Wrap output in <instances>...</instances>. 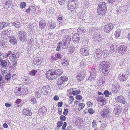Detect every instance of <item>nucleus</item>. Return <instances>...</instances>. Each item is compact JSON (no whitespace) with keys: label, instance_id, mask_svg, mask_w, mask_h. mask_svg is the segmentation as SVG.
<instances>
[{"label":"nucleus","instance_id":"obj_1","mask_svg":"<svg viewBox=\"0 0 130 130\" xmlns=\"http://www.w3.org/2000/svg\"><path fill=\"white\" fill-rule=\"evenodd\" d=\"M63 72L61 69H54L48 71L46 73L47 78L49 79H56L60 76Z\"/></svg>","mask_w":130,"mask_h":130},{"label":"nucleus","instance_id":"obj_2","mask_svg":"<svg viewBox=\"0 0 130 130\" xmlns=\"http://www.w3.org/2000/svg\"><path fill=\"white\" fill-rule=\"evenodd\" d=\"M111 64L109 62L102 61L99 64V67L102 71V73L105 75L108 74L110 71L109 67Z\"/></svg>","mask_w":130,"mask_h":130},{"label":"nucleus","instance_id":"obj_3","mask_svg":"<svg viewBox=\"0 0 130 130\" xmlns=\"http://www.w3.org/2000/svg\"><path fill=\"white\" fill-rule=\"evenodd\" d=\"M106 5L107 4L103 2L98 4L97 11L100 15H103L106 12L107 10Z\"/></svg>","mask_w":130,"mask_h":130},{"label":"nucleus","instance_id":"obj_4","mask_svg":"<svg viewBox=\"0 0 130 130\" xmlns=\"http://www.w3.org/2000/svg\"><path fill=\"white\" fill-rule=\"evenodd\" d=\"M11 54L10 57V60L12 62H14L16 60L19 58L20 54L19 53H17L16 54H13L11 51H9L7 53L4 54L3 57L5 58H7Z\"/></svg>","mask_w":130,"mask_h":130},{"label":"nucleus","instance_id":"obj_5","mask_svg":"<svg viewBox=\"0 0 130 130\" xmlns=\"http://www.w3.org/2000/svg\"><path fill=\"white\" fill-rule=\"evenodd\" d=\"M27 34L24 31L21 30L17 32V37L19 40L23 42L27 40Z\"/></svg>","mask_w":130,"mask_h":130},{"label":"nucleus","instance_id":"obj_6","mask_svg":"<svg viewBox=\"0 0 130 130\" xmlns=\"http://www.w3.org/2000/svg\"><path fill=\"white\" fill-rule=\"evenodd\" d=\"M68 80V78L67 76H62L58 79L57 84L59 87H61V89H62L64 87L65 83Z\"/></svg>","mask_w":130,"mask_h":130},{"label":"nucleus","instance_id":"obj_7","mask_svg":"<svg viewBox=\"0 0 130 130\" xmlns=\"http://www.w3.org/2000/svg\"><path fill=\"white\" fill-rule=\"evenodd\" d=\"M71 40V37L70 35H66L63 38V43L62 45V47L64 49H66L69 45Z\"/></svg>","mask_w":130,"mask_h":130},{"label":"nucleus","instance_id":"obj_8","mask_svg":"<svg viewBox=\"0 0 130 130\" xmlns=\"http://www.w3.org/2000/svg\"><path fill=\"white\" fill-rule=\"evenodd\" d=\"M77 0H69L68 8L71 11L74 10L76 8Z\"/></svg>","mask_w":130,"mask_h":130},{"label":"nucleus","instance_id":"obj_9","mask_svg":"<svg viewBox=\"0 0 130 130\" xmlns=\"http://www.w3.org/2000/svg\"><path fill=\"white\" fill-rule=\"evenodd\" d=\"M120 88L119 85L117 83H115L112 85L111 88V90L113 93H116L119 92Z\"/></svg>","mask_w":130,"mask_h":130},{"label":"nucleus","instance_id":"obj_10","mask_svg":"<svg viewBox=\"0 0 130 130\" xmlns=\"http://www.w3.org/2000/svg\"><path fill=\"white\" fill-rule=\"evenodd\" d=\"M96 71L95 69H92L90 71V76L88 78V80L91 81L94 80L96 75Z\"/></svg>","mask_w":130,"mask_h":130},{"label":"nucleus","instance_id":"obj_11","mask_svg":"<svg viewBox=\"0 0 130 130\" xmlns=\"http://www.w3.org/2000/svg\"><path fill=\"white\" fill-rule=\"evenodd\" d=\"M80 52L82 55L83 56L88 55L89 53L88 49L85 46H83L82 47L80 50Z\"/></svg>","mask_w":130,"mask_h":130},{"label":"nucleus","instance_id":"obj_12","mask_svg":"<svg viewBox=\"0 0 130 130\" xmlns=\"http://www.w3.org/2000/svg\"><path fill=\"white\" fill-rule=\"evenodd\" d=\"M44 95H47L50 92L51 89L50 86L47 85L43 86L41 89Z\"/></svg>","mask_w":130,"mask_h":130},{"label":"nucleus","instance_id":"obj_13","mask_svg":"<svg viewBox=\"0 0 130 130\" xmlns=\"http://www.w3.org/2000/svg\"><path fill=\"white\" fill-rule=\"evenodd\" d=\"M127 48L125 45H121L118 47L117 51L119 53L124 54L127 51Z\"/></svg>","mask_w":130,"mask_h":130},{"label":"nucleus","instance_id":"obj_14","mask_svg":"<svg viewBox=\"0 0 130 130\" xmlns=\"http://www.w3.org/2000/svg\"><path fill=\"white\" fill-rule=\"evenodd\" d=\"M103 52L100 49H98L96 50L95 52L93 53V55L96 59L98 58V59L101 58Z\"/></svg>","mask_w":130,"mask_h":130},{"label":"nucleus","instance_id":"obj_15","mask_svg":"<svg viewBox=\"0 0 130 130\" xmlns=\"http://www.w3.org/2000/svg\"><path fill=\"white\" fill-rule=\"evenodd\" d=\"M113 27V24L112 23H109L104 26V30L105 32L108 33L112 29Z\"/></svg>","mask_w":130,"mask_h":130},{"label":"nucleus","instance_id":"obj_16","mask_svg":"<svg viewBox=\"0 0 130 130\" xmlns=\"http://www.w3.org/2000/svg\"><path fill=\"white\" fill-rule=\"evenodd\" d=\"M114 109L113 110V112L115 114L118 115L121 112L122 108L119 105H116L114 106Z\"/></svg>","mask_w":130,"mask_h":130},{"label":"nucleus","instance_id":"obj_17","mask_svg":"<svg viewBox=\"0 0 130 130\" xmlns=\"http://www.w3.org/2000/svg\"><path fill=\"white\" fill-rule=\"evenodd\" d=\"M101 115L103 118H106L109 116V111L106 109H104L101 111Z\"/></svg>","mask_w":130,"mask_h":130},{"label":"nucleus","instance_id":"obj_18","mask_svg":"<svg viewBox=\"0 0 130 130\" xmlns=\"http://www.w3.org/2000/svg\"><path fill=\"white\" fill-rule=\"evenodd\" d=\"M115 100L117 102H118L122 104H124L125 103V99L122 95L117 97L115 98Z\"/></svg>","mask_w":130,"mask_h":130},{"label":"nucleus","instance_id":"obj_19","mask_svg":"<svg viewBox=\"0 0 130 130\" xmlns=\"http://www.w3.org/2000/svg\"><path fill=\"white\" fill-rule=\"evenodd\" d=\"M118 78L120 81H124L127 78V75L121 73L118 76Z\"/></svg>","mask_w":130,"mask_h":130},{"label":"nucleus","instance_id":"obj_20","mask_svg":"<svg viewBox=\"0 0 130 130\" xmlns=\"http://www.w3.org/2000/svg\"><path fill=\"white\" fill-rule=\"evenodd\" d=\"M22 113L25 115L27 116H30L32 115L31 110L27 108H25L23 109Z\"/></svg>","mask_w":130,"mask_h":130},{"label":"nucleus","instance_id":"obj_21","mask_svg":"<svg viewBox=\"0 0 130 130\" xmlns=\"http://www.w3.org/2000/svg\"><path fill=\"white\" fill-rule=\"evenodd\" d=\"M73 40L75 43L78 42L79 40V35L77 33L74 34L72 37Z\"/></svg>","mask_w":130,"mask_h":130},{"label":"nucleus","instance_id":"obj_22","mask_svg":"<svg viewBox=\"0 0 130 130\" xmlns=\"http://www.w3.org/2000/svg\"><path fill=\"white\" fill-rule=\"evenodd\" d=\"M10 42L13 45H15L17 44V40L16 39L14 35L11 36L10 38Z\"/></svg>","mask_w":130,"mask_h":130},{"label":"nucleus","instance_id":"obj_23","mask_svg":"<svg viewBox=\"0 0 130 130\" xmlns=\"http://www.w3.org/2000/svg\"><path fill=\"white\" fill-rule=\"evenodd\" d=\"M96 100L100 102L102 105H105L106 103L105 99L102 97L98 96L96 98Z\"/></svg>","mask_w":130,"mask_h":130},{"label":"nucleus","instance_id":"obj_24","mask_svg":"<svg viewBox=\"0 0 130 130\" xmlns=\"http://www.w3.org/2000/svg\"><path fill=\"white\" fill-rule=\"evenodd\" d=\"M61 55L59 53H57L55 54V56H52L51 58L52 61H56L58 59H61Z\"/></svg>","mask_w":130,"mask_h":130},{"label":"nucleus","instance_id":"obj_25","mask_svg":"<svg viewBox=\"0 0 130 130\" xmlns=\"http://www.w3.org/2000/svg\"><path fill=\"white\" fill-rule=\"evenodd\" d=\"M48 27L51 29L55 28L56 26V23L54 21H49L47 23Z\"/></svg>","mask_w":130,"mask_h":130},{"label":"nucleus","instance_id":"obj_26","mask_svg":"<svg viewBox=\"0 0 130 130\" xmlns=\"http://www.w3.org/2000/svg\"><path fill=\"white\" fill-rule=\"evenodd\" d=\"M90 62H88L86 61L84 59H83L80 62V66L81 67L84 68V67L86 65V64L87 63H88V64H89V65L91 66V65L90 64Z\"/></svg>","mask_w":130,"mask_h":130},{"label":"nucleus","instance_id":"obj_27","mask_svg":"<svg viewBox=\"0 0 130 130\" xmlns=\"http://www.w3.org/2000/svg\"><path fill=\"white\" fill-rule=\"evenodd\" d=\"M12 1L11 0H6L5 3V8H8L12 4Z\"/></svg>","mask_w":130,"mask_h":130},{"label":"nucleus","instance_id":"obj_28","mask_svg":"<svg viewBox=\"0 0 130 130\" xmlns=\"http://www.w3.org/2000/svg\"><path fill=\"white\" fill-rule=\"evenodd\" d=\"M10 32L11 30L9 29H7V30L2 31L1 33V35L2 36L4 35H8Z\"/></svg>","mask_w":130,"mask_h":130},{"label":"nucleus","instance_id":"obj_29","mask_svg":"<svg viewBox=\"0 0 130 130\" xmlns=\"http://www.w3.org/2000/svg\"><path fill=\"white\" fill-rule=\"evenodd\" d=\"M39 25L40 27L42 28H44L46 26V23L45 21L42 20L39 22Z\"/></svg>","mask_w":130,"mask_h":130},{"label":"nucleus","instance_id":"obj_30","mask_svg":"<svg viewBox=\"0 0 130 130\" xmlns=\"http://www.w3.org/2000/svg\"><path fill=\"white\" fill-rule=\"evenodd\" d=\"M80 93V91L79 90L77 89L76 88H73V95H77Z\"/></svg>","mask_w":130,"mask_h":130},{"label":"nucleus","instance_id":"obj_31","mask_svg":"<svg viewBox=\"0 0 130 130\" xmlns=\"http://www.w3.org/2000/svg\"><path fill=\"white\" fill-rule=\"evenodd\" d=\"M114 46H111L110 47V52L112 53V55H114L116 52L117 48H114Z\"/></svg>","mask_w":130,"mask_h":130},{"label":"nucleus","instance_id":"obj_32","mask_svg":"<svg viewBox=\"0 0 130 130\" xmlns=\"http://www.w3.org/2000/svg\"><path fill=\"white\" fill-rule=\"evenodd\" d=\"M121 31L120 29H118L115 32V36L117 38L120 37L121 35Z\"/></svg>","mask_w":130,"mask_h":130},{"label":"nucleus","instance_id":"obj_33","mask_svg":"<svg viewBox=\"0 0 130 130\" xmlns=\"http://www.w3.org/2000/svg\"><path fill=\"white\" fill-rule=\"evenodd\" d=\"M11 77V75L10 73H8L7 75L5 76V79L8 82L10 80Z\"/></svg>","mask_w":130,"mask_h":130},{"label":"nucleus","instance_id":"obj_34","mask_svg":"<svg viewBox=\"0 0 130 130\" xmlns=\"http://www.w3.org/2000/svg\"><path fill=\"white\" fill-rule=\"evenodd\" d=\"M12 25L17 28H19L20 26V23L19 22H15L12 23Z\"/></svg>","mask_w":130,"mask_h":130},{"label":"nucleus","instance_id":"obj_35","mask_svg":"<svg viewBox=\"0 0 130 130\" xmlns=\"http://www.w3.org/2000/svg\"><path fill=\"white\" fill-rule=\"evenodd\" d=\"M7 63L6 61L5 60H2V62L0 66V67H2L3 68L7 66Z\"/></svg>","mask_w":130,"mask_h":130},{"label":"nucleus","instance_id":"obj_36","mask_svg":"<svg viewBox=\"0 0 130 130\" xmlns=\"http://www.w3.org/2000/svg\"><path fill=\"white\" fill-rule=\"evenodd\" d=\"M89 32L91 33H95L97 31V29L94 27H92L90 28L89 30Z\"/></svg>","mask_w":130,"mask_h":130},{"label":"nucleus","instance_id":"obj_37","mask_svg":"<svg viewBox=\"0 0 130 130\" xmlns=\"http://www.w3.org/2000/svg\"><path fill=\"white\" fill-rule=\"evenodd\" d=\"M37 72V71L36 70H33L30 72L29 74L31 76H35L36 73Z\"/></svg>","mask_w":130,"mask_h":130},{"label":"nucleus","instance_id":"obj_38","mask_svg":"<svg viewBox=\"0 0 130 130\" xmlns=\"http://www.w3.org/2000/svg\"><path fill=\"white\" fill-rule=\"evenodd\" d=\"M77 122L79 126H81L82 124H83V120L82 118L80 119L77 121Z\"/></svg>","mask_w":130,"mask_h":130},{"label":"nucleus","instance_id":"obj_39","mask_svg":"<svg viewBox=\"0 0 130 130\" xmlns=\"http://www.w3.org/2000/svg\"><path fill=\"white\" fill-rule=\"evenodd\" d=\"M78 110H80L83 109L85 107V104L84 103H80L79 104Z\"/></svg>","mask_w":130,"mask_h":130},{"label":"nucleus","instance_id":"obj_40","mask_svg":"<svg viewBox=\"0 0 130 130\" xmlns=\"http://www.w3.org/2000/svg\"><path fill=\"white\" fill-rule=\"evenodd\" d=\"M62 65L63 66H67L69 64L67 60H65L64 59L62 61Z\"/></svg>","mask_w":130,"mask_h":130},{"label":"nucleus","instance_id":"obj_41","mask_svg":"<svg viewBox=\"0 0 130 130\" xmlns=\"http://www.w3.org/2000/svg\"><path fill=\"white\" fill-rule=\"evenodd\" d=\"M52 13V10L51 8L48 9L46 12V15H51Z\"/></svg>","mask_w":130,"mask_h":130},{"label":"nucleus","instance_id":"obj_42","mask_svg":"<svg viewBox=\"0 0 130 130\" xmlns=\"http://www.w3.org/2000/svg\"><path fill=\"white\" fill-rule=\"evenodd\" d=\"M26 5L25 3L24 2H22L20 4V7L21 9H22L23 8H24Z\"/></svg>","mask_w":130,"mask_h":130},{"label":"nucleus","instance_id":"obj_43","mask_svg":"<svg viewBox=\"0 0 130 130\" xmlns=\"http://www.w3.org/2000/svg\"><path fill=\"white\" fill-rule=\"evenodd\" d=\"M73 88H71L67 92V94L68 96L69 95H73Z\"/></svg>","mask_w":130,"mask_h":130},{"label":"nucleus","instance_id":"obj_44","mask_svg":"<svg viewBox=\"0 0 130 130\" xmlns=\"http://www.w3.org/2000/svg\"><path fill=\"white\" fill-rule=\"evenodd\" d=\"M92 125V128H96L97 126L96 121L95 120H93Z\"/></svg>","mask_w":130,"mask_h":130},{"label":"nucleus","instance_id":"obj_45","mask_svg":"<svg viewBox=\"0 0 130 130\" xmlns=\"http://www.w3.org/2000/svg\"><path fill=\"white\" fill-rule=\"evenodd\" d=\"M77 75L79 76H80V77L82 78L83 80L84 79V78H85V74L81 72L79 73H78V74Z\"/></svg>","mask_w":130,"mask_h":130},{"label":"nucleus","instance_id":"obj_46","mask_svg":"<svg viewBox=\"0 0 130 130\" xmlns=\"http://www.w3.org/2000/svg\"><path fill=\"white\" fill-rule=\"evenodd\" d=\"M34 27L30 23L28 26V28H29V30L30 31H32V30L34 29Z\"/></svg>","mask_w":130,"mask_h":130},{"label":"nucleus","instance_id":"obj_47","mask_svg":"<svg viewBox=\"0 0 130 130\" xmlns=\"http://www.w3.org/2000/svg\"><path fill=\"white\" fill-rule=\"evenodd\" d=\"M99 37V35L96 34H94L93 36V39L96 40H97Z\"/></svg>","mask_w":130,"mask_h":130},{"label":"nucleus","instance_id":"obj_48","mask_svg":"<svg viewBox=\"0 0 130 130\" xmlns=\"http://www.w3.org/2000/svg\"><path fill=\"white\" fill-rule=\"evenodd\" d=\"M63 122L61 121H59L57 124V126L58 127H60L61 126Z\"/></svg>","mask_w":130,"mask_h":130},{"label":"nucleus","instance_id":"obj_49","mask_svg":"<svg viewBox=\"0 0 130 130\" xmlns=\"http://www.w3.org/2000/svg\"><path fill=\"white\" fill-rule=\"evenodd\" d=\"M97 40L98 42L100 43H102L103 42V38L102 37H99Z\"/></svg>","mask_w":130,"mask_h":130},{"label":"nucleus","instance_id":"obj_50","mask_svg":"<svg viewBox=\"0 0 130 130\" xmlns=\"http://www.w3.org/2000/svg\"><path fill=\"white\" fill-rule=\"evenodd\" d=\"M58 2L60 5H63L65 2L66 0H58Z\"/></svg>","mask_w":130,"mask_h":130},{"label":"nucleus","instance_id":"obj_51","mask_svg":"<svg viewBox=\"0 0 130 130\" xmlns=\"http://www.w3.org/2000/svg\"><path fill=\"white\" fill-rule=\"evenodd\" d=\"M2 22L4 27H6L7 26H9L10 25V24L8 22Z\"/></svg>","mask_w":130,"mask_h":130},{"label":"nucleus","instance_id":"obj_52","mask_svg":"<svg viewBox=\"0 0 130 130\" xmlns=\"http://www.w3.org/2000/svg\"><path fill=\"white\" fill-rule=\"evenodd\" d=\"M59 44H58L56 50L59 51H60L61 49V43L60 42H59Z\"/></svg>","mask_w":130,"mask_h":130},{"label":"nucleus","instance_id":"obj_53","mask_svg":"<svg viewBox=\"0 0 130 130\" xmlns=\"http://www.w3.org/2000/svg\"><path fill=\"white\" fill-rule=\"evenodd\" d=\"M67 125V123L66 122H64V123L62 127V129L64 130L66 129V128Z\"/></svg>","mask_w":130,"mask_h":130},{"label":"nucleus","instance_id":"obj_54","mask_svg":"<svg viewBox=\"0 0 130 130\" xmlns=\"http://www.w3.org/2000/svg\"><path fill=\"white\" fill-rule=\"evenodd\" d=\"M60 119L61 120L64 121L66 120V117L65 116L61 115L60 117Z\"/></svg>","mask_w":130,"mask_h":130},{"label":"nucleus","instance_id":"obj_55","mask_svg":"<svg viewBox=\"0 0 130 130\" xmlns=\"http://www.w3.org/2000/svg\"><path fill=\"white\" fill-rule=\"evenodd\" d=\"M89 112L91 114H92L94 112V111L92 108H90L88 110Z\"/></svg>","mask_w":130,"mask_h":130},{"label":"nucleus","instance_id":"obj_56","mask_svg":"<svg viewBox=\"0 0 130 130\" xmlns=\"http://www.w3.org/2000/svg\"><path fill=\"white\" fill-rule=\"evenodd\" d=\"M5 105L6 107H9L11 106L12 104L10 102H7L5 103Z\"/></svg>","mask_w":130,"mask_h":130},{"label":"nucleus","instance_id":"obj_57","mask_svg":"<svg viewBox=\"0 0 130 130\" xmlns=\"http://www.w3.org/2000/svg\"><path fill=\"white\" fill-rule=\"evenodd\" d=\"M76 78L78 82H80L83 80L82 78L80 77V76H79L78 75H77Z\"/></svg>","mask_w":130,"mask_h":130},{"label":"nucleus","instance_id":"obj_58","mask_svg":"<svg viewBox=\"0 0 130 130\" xmlns=\"http://www.w3.org/2000/svg\"><path fill=\"white\" fill-rule=\"evenodd\" d=\"M76 98L77 100H80L82 99V97L80 95H78L76 96Z\"/></svg>","mask_w":130,"mask_h":130},{"label":"nucleus","instance_id":"obj_59","mask_svg":"<svg viewBox=\"0 0 130 130\" xmlns=\"http://www.w3.org/2000/svg\"><path fill=\"white\" fill-rule=\"evenodd\" d=\"M104 53L105 55V56H108L109 54L108 51L107 50H104Z\"/></svg>","mask_w":130,"mask_h":130},{"label":"nucleus","instance_id":"obj_60","mask_svg":"<svg viewBox=\"0 0 130 130\" xmlns=\"http://www.w3.org/2000/svg\"><path fill=\"white\" fill-rule=\"evenodd\" d=\"M30 100L34 104H35L36 103V99L34 97H32L31 99Z\"/></svg>","mask_w":130,"mask_h":130},{"label":"nucleus","instance_id":"obj_61","mask_svg":"<svg viewBox=\"0 0 130 130\" xmlns=\"http://www.w3.org/2000/svg\"><path fill=\"white\" fill-rule=\"evenodd\" d=\"M68 110L67 109H65L64 111L63 112V115L66 116L68 113Z\"/></svg>","mask_w":130,"mask_h":130},{"label":"nucleus","instance_id":"obj_62","mask_svg":"<svg viewBox=\"0 0 130 130\" xmlns=\"http://www.w3.org/2000/svg\"><path fill=\"white\" fill-rule=\"evenodd\" d=\"M104 94L106 96L108 97L109 96V92L107 90H105L104 92Z\"/></svg>","mask_w":130,"mask_h":130},{"label":"nucleus","instance_id":"obj_63","mask_svg":"<svg viewBox=\"0 0 130 130\" xmlns=\"http://www.w3.org/2000/svg\"><path fill=\"white\" fill-rule=\"evenodd\" d=\"M63 104V103L62 102H59L57 104L58 106L59 107H60L62 106V105Z\"/></svg>","mask_w":130,"mask_h":130},{"label":"nucleus","instance_id":"obj_64","mask_svg":"<svg viewBox=\"0 0 130 130\" xmlns=\"http://www.w3.org/2000/svg\"><path fill=\"white\" fill-rule=\"evenodd\" d=\"M34 63L35 65H38L39 64L38 61L34 59Z\"/></svg>","mask_w":130,"mask_h":130}]
</instances>
